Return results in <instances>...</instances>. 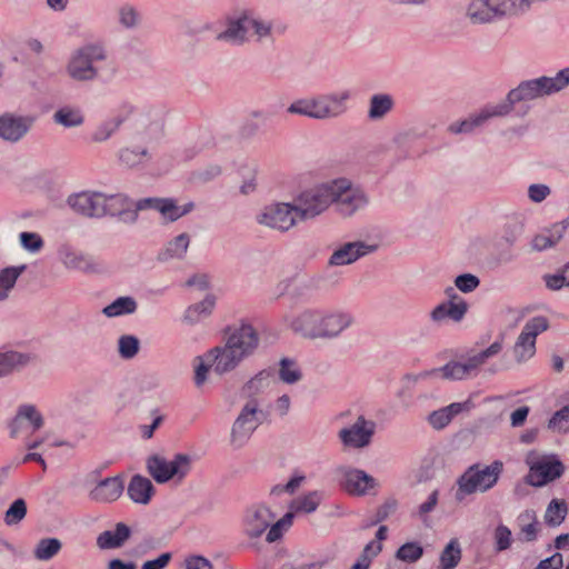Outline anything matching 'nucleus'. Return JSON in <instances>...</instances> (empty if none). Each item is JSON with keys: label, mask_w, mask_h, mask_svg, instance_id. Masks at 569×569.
<instances>
[{"label": "nucleus", "mask_w": 569, "mask_h": 569, "mask_svg": "<svg viewBox=\"0 0 569 569\" xmlns=\"http://www.w3.org/2000/svg\"><path fill=\"white\" fill-rule=\"evenodd\" d=\"M258 346L259 336L254 328L242 323L230 331L223 346L207 352V361L217 375L222 376L233 371L246 358L253 355Z\"/></svg>", "instance_id": "f257e3e1"}, {"label": "nucleus", "mask_w": 569, "mask_h": 569, "mask_svg": "<svg viewBox=\"0 0 569 569\" xmlns=\"http://www.w3.org/2000/svg\"><path fill=\"white\" fill-rule=\"evenodd\" d=\"M352 323L349 312L306 310L291 322V328L305 338L336 339Z\"/></svg>", "instance_id": "f03ea898"}, {"label": "nucleus", "mask_w": 569, "mask_h": 569, "mask_svg": "<svg viewBox=\"0 0 569 569\" xmlns=\"http://www.w3.org/2000/svg\"><path fill=\"white\" fill-rule=\"evenodd\" d=\"M502 472L503 462L500 460H495L490 465L469 466L456 481L455 499L461 502L467 496L489 491L498 483Z\"/></svg>", "instance_id": "7ed1b4c3"}, {"label": "nucleus", "mask_w": 569, "mask_h": 569, "mask_svg": "<svg viewBox=\"0 0 569 569\" xmlns=\"http://www.w3.org/2000/svg\"><path fill=\"white\" fill-rule=\"evenodd\" d=\"M106 59L107 51L102 46L86 44L71 54L67 64V73L79 82L93 81L99 77L100 63Z\"/></svg>", "instance_id": "20e7f679"}, {"label": "nucleus", "mask_w": 569, "mask_h": 569, "mask_svg": "<svg viewBox=\"0 0 569 569\" xmlns=\"http://www.w3.org/2000/svg\"><path fill=\"white\" fill-rule=\"evenodd\" d=\"M147 470L149 475L158 482L166 483L174 481L182 482L191 470V457L186 453H176L171 460L160 455H152L147 459Z\"/></svg>", "instance_id": "39448f33"}, {"label": "nucleus", "mask_w": 569, "mask_h": 569, "mask_svg": "<svg viewBox=\"0 0 569 569\" xmlns=\"http://www.w3.org/2000/svg\"><path fill=\"white\" fill-rule=\"evenodd\" d=\"M331 184V198L332 204L336 210L343 217H350L356 211L365 208L369 198L367 193L352 184V182L346 178H339L330 181Z\"/></svg>", "instance_id": "423d86ee"}, {"label": "nucleus", "mask_w": 569, "mask_h": 569, "mask_svg": "<svg viewBox=\"0 0 569 569\" xmlns=\"http://www.w3.org/2000/svg\"><path fill=\"white\" fill-rule=\"evenodd\" d=\"M465 17L471 24H490L505 18H516L510 0H469Z\"/></svg>", "instance_id": "0eeeda50"}, {"label": "nucleus", "mask_w": 569, "mask_h": 569, "mask_svg": "<svg viewBox=\"0 0 569 569\" xmlns=\"http://www.w3.org/2000/svg\"><path fill=\"white\" fill-rule=\"evenodd\" d=\"M566 88L562 70L555 77H539L531 80L521 81L517 88L511 89V99L516 103L540 99L560 92Z\"/></svg>", "instance_id": "6e6552de"}, {"label": "nucleus", "mask_w": 569, "mask_h": 569, "mask_svg": "<svg viewBox=\"0 0 569 569\" xmlns=\"http://www.w3.org/2000/svg\"><path fill=\"white\" fill-rule=\"evenodd\" d=\"M332 199L330 182L302 192L295 204L299 219L303 221L321 214L332 204Z\"/></svg>", "instance_id": "1a4fd4ad"}, {"label": "nucleus", "mask_w": 569, "mask_h": 569, "mask_svg": "<svg viewBox=\"0 0 569 569\" xmlns=\"http://www.w3.org/2000/svg\"><path fill=\"white\" fill-rule=\"evenodd\" d=\"M260 226L281 232L291 229L300 219L295 204L277 202L266 206L256 217Z\"/></svg>", "instance_id": "9d476101"}, {"label": "nucleus", "mask_w": 569, "mask_h": 569, "mask_svg": "<svg viewBox=\"0 0 569 569\" xmlns=\"http://www.w3.org/2000/svg\"><path fill=\"white\" fill-rule=\"evenodd\" d=\"M548 328L549 321L543 316L533 317L526 322L513 346L517 362H525L535 356L537 336Z\"/></svg>", "instance_id": "9b49d317"}, {"label": "nucleus", "mask_w": 569, "mask_h": 569, "mask_svg": "<svg viewBox=\"0 0 569 569\" xmlns=\"http://www.w3.org/2000/svg\"><path fill=\"white\" fill-rule=\"evenodd\" d=\"M528 463L526 482L532 487H543L559 479L565 472L563 463L556 456H542Z\"/></svg>", "instance_id": "f8f14e48"}, {"label": "nucleus", "mask_w": 569, "mask_h": 569, "mask_svg": "<svg viewBox=\"0 0 569 569\" xmlns=\"http://www.w3.org/2000/svg\"><path fill=\"white\" fill-rule=\"evenodd\" d=\"M258 400L251 398L241 409L231 429V443L243 446L260 425Z\"/></svg>", "instance_id": "ddd939ff"}, {"label": "nucleus", "mask_w": 569, "mask_h": 569, "mask_svg": "<svg viewBox=\"0 0 569 569\" xmlns=\"http://www.w3.org/2000/svg\"><path fill=\"white\" fill-rule=\"evenodd\" d=\"M375 432L376 422L359 415L352 425L339 431L338 437L345 447L362 449L371 443Z\"/></svg>", "instance_id": "4468645a"}, {"label": "nucleus", "mask_w": 569, "mask_h": 569, "mask_svg": "<svg viewBox=\"0 0 569 569\" xmlns=\"http://www.w3.org/2000/svg\"><path fill=\"white\" fill-rule=\"evenodd\" d=\"M104 193L97 191H81L68 197V206L77 213L86 218L100 219L106 217L103 210Z\"/></svg>", "instance_id": "2eb2a0df"}, {"label": "nucleus", "mask_w": 569, "mask_h": 569, "mask_svg": "<svg viewBox=\"0 0 569 569\" xmlns=\"http://www.w3.org/2000/svg\"><path fill=\"white\" fill-rule=\"evenodd\" d=\"M276 515L262 503L247 508L243 517L244 532L250 538H259L274 520Z\"/></svg>", "instance_id": "dca6fc26"}, {"label": "nucleus", "mask_w": 569, "mask_h": 569, "mask_svg": "<svg viewBox=\"0 0 569 569\" xmlns=\"http://www.w3.org/2000/svg\"><path fill=\"white\" fill-rule=\"evenodd\" d=\"M33 121L32 117L3 113L0 116V138L12 143L18 142L29 132Z\"/></svg>", "instance_id": "f3484780"}, {"label": "nucleus", "mask_w": 569, "mask_h": 569, "mask_svg": "<svg viewBox=\"0 0 569 569\" xmlns=\"http://www.w3.org/2000/svg\"><path fill=\"white\" fill-rule=\"evenodd\" d=\"M349 99L350 92L348 90L316 97L318 120L338 118L346 113Z\"/></svg>", "instance_id": "a211bd4d"}, {"label": "nucleus", "mask_w": 569, "mask_h": 569, "mask_svg": "<svg viewBox=\"0 0 569 569\" xmlns=\"http://www.w3.org/2000/svg\"><path fill=\"white\" fill-rule=\"evenodd\" d=\"M376 244H368L363 241L347 242L336 249L329 258L330 267L346 266L357 261L377 250Z\"/></svg>", "instance_id": "6ab92c4d"}, {"label": "nucleus", "mask_w": 569, "mask_h": 569, "mask_svg": "<svg viewBox=\"0 0 569 569\" xmlns=\"http://www.w3.org/2000/svg\"><path fill=\"white\" fill-rule=\"evenodd\" d=\"M341 487L345 491L355 496H363L377 486L373 477L360 469L342 468Z\"/></svg>", "instance_id": "aec40b11"}, {"label": "nucleus", "mask_w": 569, "mask_h": 569, "mask_svg": "<svg viewBox=\"0 0 569 569\" xmlns=\"http://www.w3.org/2000/svg\"><path fill=\"white\" fill-rule=\"evenodd\" d=\"M28 423L32 432L38 431L44 425L41 412L34 405L24 403L18 407L16 416L9 422L10 437L16 438Z\"/></svg>", "instance_id": "412c9836"}, {"label": "nucleus", "mask_w": 569, "mask_h": 569, "mask_svg": "<svg viewBox=\"0 0 569 569\" xmlns=\"http://www.w3.org/2000/svg\"><path fill=\"white\" fill-rule=\"evenodd\" d=\"M478 365L475 361L473 357H469L463 361H450L447 365L432 369L430 371L423 372L422 377L428 376H438L441 375L442 378L448 380H461L469 377L473 371L478 369Z\"/></svg>", "instance_id": "4be33fe9"}, {"label": "nucleus", "mask_w": 569, "mask_h": 569, "mask_svg": "<svg viewBox=\"0 0 569 569\" xmlns=\"http://www.w3.org/2000/svg\"><path fill=\"white\" fill-rule=\"evenodd\" d=\"M124 486L122 479L117 477H109L101 480L89 493L91 500L96 502H112L116 501L123 492Z\"/></svg>", "instance_id": "5701e85b"}, {"label": "nucleus", "mask_w": 569, "mask_h": 569, "mask_svg": "<svg viewBox=\"0 0 569 569\" xmlns=\"http://www.w3.org/2000/svg\"><path fill=\"white\" fill-rule=\"evenodd\" d=\"M472 405L469 400L465 402H452L428 415V422L435 430H442L452 419L462 411H469Z\"/></svg>", "instance_id": "b1692460"}, {"label": "nucleus", "mask_w": 569, "mask_h": 569, "mask_svg": "<svg viewBox=\"0 0 569 569\" xmlns=\"http://www.w3.org/2000/svg\"><path fill=\"white\" fill-rule=\"evenodd\" d=\"M249 16L242 14L227 22L226 30L218 33L217 39L240 46L249 40Z\"/></svg>", "instance_id": "393cba45"}, {"label": "nucleus", "mask_w": 569, "mask_h": 569, "mask_svg": "<svg viewBox=\"0 0 569 569\" xmlns=\"http://www.w3.org/2000/svg\"><path fill=\"white\" fill-rule=\"evenodd\" d=\"M131 529L123 522H118L114 530H106L98 535L97 546L101 550L121 548L130 538Z\"/></svg>", "instance_id": "a878e982"}, {"label": "nucleus", "mask_w": 569, "mask_h": 569, "mask_svg": "<svg viewBox=\"0 0 569 569\" xmlns=\"http://www.w3.org/2000/svg\"><path fill=\"white\" fill-rule=\"evenodd\" d=\"M468 311V303L465 300L447 301L438 305L430 312V318L435 322H441L450 319L455 322H460Z\"/></svg>", "instance_id": "bb28decb"}, {"label": "nucleus", "mask_w": 569, "mask_h": 569, "mask_svg": "<svg viewBox=\"0 0 569 569\" xmlns=\"http://www.w3.org/2000/svg\"><path fill=\"white\" fill-rule=\"evenodd\" d=\"M127 493L133 502L147 505L154 493V487L150 479L134 475L129 482Z\"/></svg>", "instance_id": "cd10ccee"}, {"label": "nucleus", "mask_w": 569, "mask_h": 569, "mask_svg": "<svg viewBox=\"0 0 569 569\" xmlns=\"http://www.w3.org/2000/svg\"><path fill=\"white\" fill-rule=\"evenodd\" d=\"M190 244V236L186 232L178 234L170 240L158 253V260L168 262L172 259H183Z\"/></svg>", "instance_id": "c85d7f7f"}, {"label": "nucleus", "mask_w": 569, "mask_h": 569, "mask_svg": "<svg viewBox=\"0 0 569 569\" xmlns=\"http://www.w3.org/2000/svg\"><path fill=\"white\" fill-rule=\"evenodd\" d=\"M566 226L563 222L556 223L551 229H548L533 237L531 241V249L535 251H542L556 246L563 237Z\"/></svg>", "instance_id": "c756f323"}, {"label": "nucleus", "mask_w": 569, "mask_h": 569, "mask_svg": "<svg viewBox=\"0 0 569 569\" xmlns=\"http://www.w3.org/2000/svg\"><path fill=\"white\" fill-rule=\"evenodd\" d=\"M27 270V264L7 267L0 270V301L9 298L19 277Z\"/></svg>", "instance_id": "7c9ffc66"}, {"label": "nucleus", "mask_w": 569, "mask_h": 569, "mask_svg": "<svg viewBox=\"0 0 569 569\" xmlns=\"http://www.w3.org/2000/svg\"><path fill=\"white\" fill-rule=\"evenodd\" d=\"M29 360L30 357L28 355L18 351L0 352V378L7 377L24 367Z\"/></svg>", "instance_id": "2f4dec72"}, {"label": "nucleus", "mask_w": 569, "mask_h": 569, "mask_svg": "<svg viewBox=\"0 0 569 569\" xmlns=\"http://www.w3.org/2000/svg\"><path fill=\"white\" fill-rule=\"evenodd\" d=\"M393 99L388 93H377L370 98L368 118L370 120H380L385 118L393 108Z\"/></svg>", "instance_id": "473e14b6"}, {"label": "nucleus", "mask_w": 569, "mask_h": 569, "mask_svg": "<svg viewBox=\"0 0 569 569\" xmlns=\"http://www.w3.org/2000/svg\"><path fill=\"white\" fill-rule=\"evenodd\" d=\"M214 297L209 295L202 301L190 306L183 316L186 322L193 325L200 321L203 317H208L214 307Z\"/></svg>", "instance_id": "72a5a7b5"}, {"label": "nucleus", "mask_w": 569, "mask_h": 569, "mask_svg": "<svg viewBox=\"0 0 569 569\" xmlns=\"http://www.w3.org/2000/svg\"><path fill=\"white\" fill-rule=\"evenodd\" d=\"M53 120L66 128H73L81 126L84 118L79 108L66 106L54 112Z\"/></svg>", "instance_id": "f704fd0d"}, {"label": "nucleus", "mask_w": 569, "mask_h": 569, "mask_svg": "<svg viewBox=\"0 0 569 569\" xmlns=\"http://www.w3.org/2000/svg\"><path fill=\"white\" fill-rule=\"evenodd\" d=\"M520 533L527 542L535 541L538 536V520L533 510H525L518 517Z\"/></svg>", "instance_id": "c9c22d12"}, {"label": "nucleus", "mask_w": 569, "mask_h": 569, "mask_svg": "<svg viewBox=\"0 0 569 569\" xmlns=\"http://www.w3.org/2000/svg\"><path fill=\"white\" fill-rule=\"evenodd\" d=\"M461 560V548L457 539H451L440 553L439 569H455Z\"/></svg>", "instance_id": "e433bc0d"}, {"label": "nucleus", "mask_w": 569, "mask_h": 569, "mask_svg": "<svg viewBox=\"0 0 569 569\" xmlns=\"http://www.w3.org/2000/svg\"><path fill=\"white\" fill-rule=\"evenodd\" d=\"M62 548L58 538H43L37 543L33 556L37 560L48 561L52 559Z\"/></svg>", "instance_id": "4c0bfd02"}, {"label": "nucleus", "mask_w": 569, "mask_h": 569, "mask_svg": "<svg viewBox=\"0 0 569 569\" xmlns=\"http://www.w3.org/2000/svg\"><path fill=\"white\" fill-rule=\"evenodd\" d=\"M568 513V508L565 500L552 499L545 512V522L549 527L560 526Z\"/></svg>", "instance_id": "58836bf2"}, {"label": "nucleus", "mask_w": 569, "mask_h": 569, "mask_svg": "<svg viewBox=\"0 0 569 569\" xmlns=\"http://www.w3.org/2000/svg\"><path fill=\"white\" fill-rule=\"evenodd\" d=\"M124 122V117H113L101 122L91 133V141L101 143L107 141Z\"/></svg>", "instance_id": "ea45409f"}, {"label": "nucleus", "mask_w": 569, "mask_h": 569, "mask_svg": "<svg viewBox=\"0 0 569 569\" xmlns=\"http://www.w3.org/2000/svg\"><path fill=\"white\" fill-rule=\"evenodd\" d=\"M137 302L131 297H119L113 302L103 308L102 312L109 318L122 315H130L137 310Z\"/></svg>", "instance_id": "a19ab883"}, {"label": "nucleus", "mask_w": 569, "mask_h": 569, "mask_svg": "<svg viewBox=\"0 0 569 569\" xmlns=\"http://www.w3.org/2000/svg\"><path fill=\"white\" fill-rule=\"evenodd\" d=\"M516 101L511 99V93L508 92L506 99L497 104H489L486 106L481 111L479 112L481 116V119L486 122L487 120L495 118V117H506L508 116L515 107Z\"/></svg>", "instance_id": "79ce46f5"}, {"label": "nucleus", "mask_w": 569, "mask_h": 569, "mask_svg": "<svg viewBox=\"0 0 569 569\" xmlns=\"http://www.w3.org/2000/svg\"><path fill=\"white\" fill-rule=\"evenodd\" d=\"M279 366V379L283 383L293 385L301 380L302 372L295 360L282 358Z\"/></svg>", "instance_id": "37998d69"}, {"label": "nucleus", "mask_w": 569, "mask_h": 569, "mask_svg": "<svg viewBox=\"0 0 569 569\" xmlns=\"http://www.w3.org/2000/svg\"><path fill=\"white\" fill-rule=\"evenodd\" d=\"M119 160L127 167H136L149 160V153L146 148H123L119 151Z\"/></svg>", "instance_id": "c03bdc74"}, {"label": "nucleus", "mask_w": 569, "mask_h": 569, "mask_svg": "<svg viewBox=\"0 0 569 569\" xmlns=\"http://www.w3.org/2000/svg\"><path fill=\"white\" fill-rule=\"evenodd\" d=\"M272 379L270 370H261L252 379H250L242 388V391L248 397H253L263 389H266Z\"/></svg>", "instance_id": "a18cd8bd"}, {"label": "nucleus", "mask_w": 569, "mask_h": 569, "mask_svg": "<svg viewBox=\"0 0 569 569\" xmlns=\"http://www.w3.org/2000/svg\"><path fill=\"white\" fill-rule=\"evenodd\" d=\"M172 198H143L138 200V209H153L159 211L166 219L170 218Z\"/></svg>", "instance_id": "49530a36"}, {"label": "nucleus", "mask_w": 569, "mask_h": 569, "mask_svg": "<svg viewBox=\"0 0 569 569\" xmlns=\"http://www.w3.org/2000/svg\"><path fill=\"white\" fill-rule=\"evenodd\" d=\"M59 253L62 263L68 269L86 270L89 267V262L83 254L72 251L68 247L61 248Z\"/></svg>", "instance_id": "de8ad7c7"}, {"label": "nucleus", "mask_w": 569, "mask_h": 569, "mask_svg": "<svg viewBox=\"0 0 569 569\" xmlns=\"http://www.w3.org/2000/svg\"><path fill=\"white\" fill-rule=\"evenodd\" d=\"M140 349V341L131 335H123L118 340V352L122 359L134 358Z\"/></svg>", "instance_id": "09e8293b"}, {"label": "nucleus", "mask_w": 569, "mask_h": 569, "mask_svg": "<svg viewBox=\"0 0 569 569\" xmlns=\"http://www.w3.org/2000/svg\"><path fill=\"white\" fill-rule=\"evenodd\" d=\"M423 555V548L418 542H406L396 551V559L413 563L418 561Z\"/></svg>", "instance_id": "8fccbe9b"}, {"label": "nucleus", "mask_w": 569, "mask_h": 569, "mask_svg": "<svg viewBox=\"0 0 569 569\" xmlns=\"http://www.w3.org/2000/svg\"><path fill=\"white\" fill-rule=\"evenodd\" d=\"M131 200L124 194H104L103 210L106 216L118 217Z\"/></svg>", "instance_id": "3c124183"}, {"label": "nucleus", "mask_w": 569, "mask_h": 569, "mask_svg": "<svg viewBox=\"0 0 569 569\" xmlns=\"http://www.w3.org/2000/svg\"><path fill=\"white\" fill-rule=\"evenodd\" d=\"M293 517L295 516L292 512H287L278 521H276L274 523H271L269 526V530L267 532L266 540L268 542H274V541L279 540L283 536V532L287 531L291 527Z\"/></svg>", "instance_id": "603ef678"}, {"label": "nucleus", "mask_w": 569, "mask_h": 569, "mask_svg": "<svg viewBox=\"0 0 569 569\" xmlns=\"http://www.w3.org/2000/svg\"><path fill=\"white\" fill-rule=\"evenodd\" d=\"M27 515V503L24 499H16L4 513V522L8 526L18 525Z\"/></svg>", "instance_id": "864d4df0"}, {"label": "nucleus", "mask_w": 569, "mask_h": 569, "mask_svg": "<svg viewBox=\"0 0 569 569\" xmlns=\"http://www.w3.org/2000/svg\"><path fill=\"white\" fill-rule=\"evenodd\" d=\"M288 112L318 119L317 101L313 99H301L288 107Z\"/></svg>", "instance_id": "5fc2aeb1"}, {"label": "nucleus", "mask_w": 569, "mask_h": 569, "mask_svg": "<svg viewBox=\"0 0 569 569\" xmlns=\"http://www.w3.org/2000/svg\"><path fill=\"white\" fill-rule=\"evenodd\" d=\"M382 549L381 543L376 541H370L363 548L360 558L352 566V569H369L371 560L376 557Z\"/></svg>", "instance_id": "6e6d98bb"}, {"label": "nucleus", "mask_w": 569, "mask_h": 569, "mask_svg": "<svg viewBox=\"0 0 569 569\" xmlns=\"http://www.w3.org/2000/svg\"><path fill=\"white\" fill-rule=\"evenodd\" d=\"M548 428L552 431H569V405L556 411L548 421Z\"/></svg>", "instance_id": "4d7b16f0"}, {"label": "nucleus", "mask_w": 569, "mask_h": 569, "mask_svg": "<svg viewBox=\"0 0 569 569\" xmlns=\"http://www.w3.org/2000/svg\"><path fill=\"white\" fill-rule=\"evenodd\" d=\"M485 123L483 119H481L480 113L476 116H471L468 119H465L460 122H453L449 126L448 130L451 133L459 134V133H469L473 131V129L482 126Z\"/></svg>", "instance_id": "13d9d810"}, {"label": "nucleus", "mask_w": 569, "mask_h": 569, "mask_svg": "<svg viewBox=\"0 0 569 569\" xmlns=\"http://www.w3.org/2000/svg\"><path fill=\"white\" fill-rule=\"evenodd\" d=\"M546 287L550 290H560L562 287H569V262L555 274L543 277Z\"/></svg>", "instance_id": "bf43d9fd"}, {"label": "nucleus", "mask_w": 569, "mask_h": 569, "mask_svg": "<svg viewBox=\"0 0 569 569\" xmlns=\"http://www.w3.org/2000/svg\"><path fill=\"white\" fill-rule=\"evenodd\" d=\"M249 34L256 36L257 41L271 36L272 23L263 20L256 19L249 16Z\"/></svg>", "instance_id": "052dcab7"}, {"label": "nucleus", "mask_w": 569, "mask_h": 569, "mask_svg": "<svg viewBox=\"0 0 569 569\" xmlns=\"http://www.w3.org/2000/svg\"><path fill=\"white\" fill-rule=\"evenodd\" d=\"M319 502H320L319 496L315 491V492H310L309 495H307L302 498L297 499L295 501L293 507H295L296 511H303V512L310 513L317 509V507L319 506Z\"/></svg>", "instance_id": "680f3d73"}, {"label": "nucleus", "mask_w": 569, "mask_h": 569, "mask_svg": "<svg viewBox=\"0 0 569 569\" xmlns=\"http://www.w3.org/2000/svg\"><path fill=\"white\" fill-rule=\"evenodd\" d=\"M19 238L21 246L30 252H38L43 247L42 238L36 232L24 231L20 233Z\"/></svg>", "instance_id": "e2e57ef3"}, {"label": "nucleus", "mask_w": 569, "mask_h": 569, "mask_svg": "<svg viewBox=\"0 0 569 569\" xmlns=\"http://www.w3.org/2000/svg\"><path fill=\"white\" fill-rule=\"evenodd\" d=\"M455 284L461 292L469 293L479 287L480 280L475 274L463 273L455 279Z\"/></svg>", "instance_id": "0e129e2a"}, {"label": "nucleus", "mask_w": 569, "mask_h": 569, "mask_svg": "<svg viewBox=\"0 0 569 569\" xmlns=\"http://www.w3.org/2000/svg\"><path fill=\"white\" fill-rule=\"evenodd\" d=\"M496 550L503 551L511 546V531L508 527L499 525L495 530Z\"/></svg>", "instance_id": "69168bd1"}, {"label": "nucleus", "mask_w": 569, "mask_h": 569, "mask_svg": "<svg viewBox=\"0 0 569 569\" xmlns=\"http://www.w3.org/2000/svg\"><path fill=\"white\" fill-rule=\"evenodd\" d=\"M119 21L124 28H134L139 23V14L132 7L124 6L119 10Z\"/></svg>", "instance_id": "338daca9"}, {"label": "nucleus", "mask_w": 569, "mask_h": 569, "mask_svg": "<svg viewBox=\"0 0 569 569\" xmlns=\"http://www.w3.org/2000/svg\"><path fill=\"white\" fill-rule=\"evenodd\" d=\"M199 363L194 368V383L199 387L207 380V373L212 366L207 361V353L203 357H197Z\"/></svg>", "instance_id": "774afa93"}]
</instances>
